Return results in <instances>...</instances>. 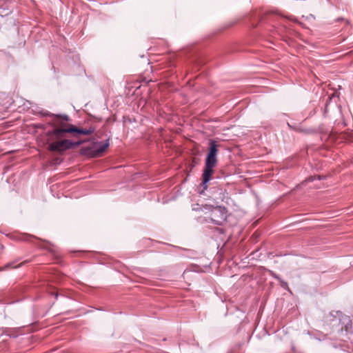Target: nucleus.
Here are the masks:
<instances>
[{
    "instance_id": "nucleus-1",
    "label": "nucleus",
    "mask_w": 353,
    "mask_h": 353,
    "mask_svg": "<svg viewBox=\"0 0 353 353\" xmlns=\"http://www.w3.org/2000/svg\"><path fill=\"white\" fill-rule=\"evenodd\" d=\"M94 128L90 127L88 129L79 128L72 126L70 128H54L46 132L47 141L49 143L48 150L51 152H62L67 150L74 148L80 145V142H73L66 139L68 133L76 132L83 135H89L94 132Z\"/></svg>"
},
{
    "instance_id": "nucleus-2",
    "label": "nucleus",
    "mask_w": 353,
    "mask_h": 353,
    "mask_svg": "<svg viewBox=\"0 0 353 353\" xmlns=\"http://www.w3.org/2000/svg\"><path fill=\"white\" fill-rule=\"evenodd\" d=\"M217 153L218 150L216 141L210 140L209 143V152L205 159V167L202 174L201 185L203 190L208 188V183L211 180L212 175L214 173V168L217 163Z\"/></svg>"
},
{
    "instance_id": "nucleus-3",
    "label": "nucleus",
    "mask_w": 353,
    "mask_h": 353,
    "mask_svg": "<svg viewBox=\"0 0 353 353\" xmlns=\"http://www.w3.org/2000/svg\"><path fill=\"white\" fill-rule=\"evenodd\" d=\"M210 218L212 223L221 225L227 219L228 210L223 206H211Z\"/></svg>"
},
{
    "instance_id": "nucleus-4",
    "label": "nucleus",
    "mask_w": 353,
    "mask_h": 353,
    "mask_svg": "<svg viewBox=\"0 0 353 353\" xmlns=\"http://www.w3.org/2000/svg\"><path fill=\"white\" fill-rule=\"evenodd\" d=\"M109 146L108 140H107L105 143H99L93 149H90L89 152V155L91 157H98L101 155V154L108 148Z\"/></svg>"
},
{
    "instance_id": "nucleus-5",
    "label": "nucleus",
    "mask_w": 353,
    "mask_h": 353,
    "mask_svg": "<svg viewBox=\"0 0 353 353\" xmlns=\"http://www.w3.org/2000/svg\"><path fill=\"white\" fill-rule=\"evenodd\" d=\"M273 277L280 282V285H281V288L289 290V287H288V284L287 282L281 280V277L276 274H274Z\"/></svg>"
},
{
    "instance_id": "nucleus-6",
    "label": "nucleus",
    "mask_w": 353,
    "mask_h": 353,
    "mask_svg": "<svg viewBox=\"0 0 353 353\" xmlns=\"http://www.w3.org/2000/svg\"><path fill=\"white\" fill-rule=\"evenodd\" d=\"M45 116H49V117H57V118H62L63 120L64 121H68V117L67 115H64L63 117H61V115L59 114H52L49 112H47L44 114Z\"/></svg>"
}]
</instances>
